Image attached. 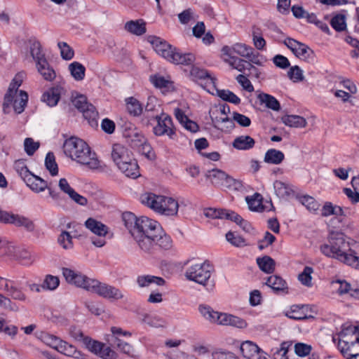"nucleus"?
Returning a JSON list of instances; mask_svg holds the SVG:
<instances>
[{
  "label": "nucleus",
  "mask_w": 359,
  "mask_h": 359,
  "mask_svg": "<svg viewBox=\"0 0 359 359\" xmlns=\"http://www.w3.org/2000/svg\"><path fill=\"white\" fill-rule=\"evenodd\" d=\"M123 219L129 233L139 248L145 252H152L158 248L168 250L172 240L159 223L147 217H137L131 212L123 214Z\"/></svg>",
  "instance_id": "nucleus-1"
},
{
  "label": "nucleus",
  "mask_w": 359,
  "mask_h": 359,
  "mask_svg": "<svg viewBox=\"0 0 359 359\" xmlns=\"http://www.w3.org/2000/svg\"><path fill=\"white\" fill-rule=\"evenodd\" d=\"M320 252L327 257L359 269V257L351 248L350 242L341 232L330 233L327 242L320 245Z\"/></svg>",
  "instance_id": "nucleus-2"
},
{
  "label": "nucleus",
  "mask_w": 359,
  "mask_h": 359,
  "mask_svg": "<svg viewBox=\"0 0 359 359\" xmlns=\"http://www.w3.org/2000/svg\"><path fill=\"white\" fill-rule=\"evenodd\" d=\"M63 149L67 156L90 169H97L100 166L96 154L80 138L71 137L66 140Z\"/></svg>",
  "instance_id": "nucleus-3"
},
{
  "label": "nucleus",
  "mask_w": 359,
  "mask_h": 359,
  "mask_svg": "<svg viewBox=\"0 0 359 359\" xmlns=\"http://www.w3.org/2000/svg\"><path fill=\"white\" fill-rule=\"evenodd\" d=\"M338 348L346 359L359 358V325H344L339 333Z\"/></svg>",
  "instance_id": "nucleus-4"
},
{
  "label": "nucleus",
  "mask_w": 359,
  "mask_h": 359,
  "mask_svg": "<svg viewBox=\"0 0 359 359\" xmlns=\"http://www.w3.org/2000/svg\"><path fill=\"white\" fill-rule=\"evenodd\" d=\"M141 202L155 212L166 216L177 215L179 203L175 199L153 193L142 194Z\"/></svg>",
  "instance_id": "nucleus-5"
},
{
  "label": "nucleus",
  "mask_w": 359,
  "mask_h": 359,
  "mask_svg": "<svg viewBox=\"0 0 359 359\" xmlns=\"http://www.w3.org/2000/svg\"><path fill=\"white\" fill-rule=\"evenodd\" d=\"M214 269L210 264L205 261L202 263L191 264L185 271V277L212 291L215 286V281L211 278Z\"/></svg>",
  "instance_id": "nucleus-6"
},
{
  "label": "nucleus",
  "mask_w": 359,
  "mask_h": 359,
  "mask_svg": "<svg viewBox=\"0 0 359 359\" xmlns=\"http://www.w3.org/2000/svg\"><path fill=\"white\" fill-rule=\"evenodd\" d=\"M205 177L210 180L213 185L217 187L237 189L241 186L239 181L219 169L208 170L205 174Z\"/></svg>",
  "instance_id": "nucleus-7"
},
{
  "label": "nucleus",
  "mask_w": 359,
  "mask_h": 359,
  "mask_svg": "<svg viewBox=\"0 0 359 359\" xmlns=\"http://www.w3.org/2000/svg\"><path fill=\"white\" fill-rule=\"evenodd\" d=\"M151 118H154L157 121V124L154 127L153 131L156 136L166 135L170 139H174L176 135L172 118L164 113L161 115H151Z\"/></svg>",
  "instance_id": "nucleus-8"
},
{
  "label": "nucleus",
  "mask_w": 359,
  "mask_h": 359,
  "mask_svg": "<svg viewBox=\"0 0 359 359\" xmlns=\"http://www.w3.org/2000/svg\"><path fill=\"white\" fill-rule=\"evenodd\" d=\"M62 275L65 280L72 285L83 288L90 291V287L93 285L92 282L95 279L90 278L80 271H74L69 268L63 267L62 269Z\"/></svg>",
  "instance_id": "nucleus-9"
},
{
  "label": "nucleus",
  "mask_w": 359,
  "mask_h": 359,
  "mask_svg": "<svg viewBox=\"0 0 359 359\" xmlns=\"http://www.w3.org/2000/svg\"><path fill=\"white\" fill-rule=\"evenodd\" d=\"M85 226L92 233L98 236V238H91V242L95 246L101 248L106 244L104 237L108 233L109 228L105 224L90 217L86 221Z\"/></svg>",
  "instance_id": "nucleus-10"
},
{
  "label": "nucleus",
  "mask_w": 359,
  "mask_h": 359,
  "mask_svg": "<svg viewBox=\"0 0 359 359\" xmlns=\"http://www.w3.org/2000/svg\"><path fill=\"white\" fill-rule=\"evenodd\" d=\"M92 284L90 287V292L96 293L104 298L118 300L123 299L124 297L118 288L112 285L101 283L95 279L92 282Z\"/></svg>",
  "instance_id": "nucleus-11"
},
{
  "label": "nucleus",
  "mask_w": 359,
  "mask_h": 359,
  "mask_svg": "<svg viewBox=\"0 0 359 359\" xmlns=\"http://www.w3.org/2000/svg\"><path fill=\"white\" fill-rule=\"evenodd\" d=\"M284 44L301 60L308 62L313 61L314 53L308 46L291 38H287L284 41Z\"/></svg>",
  "instance_id": "nucleus-12"
},
{
  "label": "nucleus",
  "mask_w": 359,
  "mask_h": 359,
  "mask_svg": "<svg viewBox=\"0 0 359 359\" xmlns=\"http://www.w3.org/2000/svg\"><path fill=\"white\" fill-rule=\"evenodd\" d=\"M191 75L203 88L213 94V90L215 89V79L208 71L193 67L191 70Z\"/></svg>",
  "instance_id": "nucleus-13"
},
{
  "label": "nucleus",
  "mask_w": 359,
  "mask_h": 359,
  "mask_svg": "<svg viewBox=\"0 0 359 359\" xmlns=\"http://www.w3.org/2000/svg\"><path fill=\"white\" fill-rule=\"evenodd\" d=\"M25 75L24 72H19L15 76L11 82L8 90L5 95L4 102L3 104V108L5 113L7 112L6 109L11 104L13 100L17 97V95L19 93L18 90L23 81Z\"/></svg>",
  "instance_id": "nucleus-14"
},
{
  "label": "nucleus",
  "mask_w": 359,
  "mask_h": 359,
  "mask_svg": "<svg viewBox=\"0 0 359 359\" xmlns=\"http://www.w3.org/2000/svg\"><path fill=\"white\" fill-rule=\"evenodd\" d=\"M204 215L210 219H226L234 222L241 221V217L233 211L224 209L205 208Z\"/></svg>",
  "instance_id": "nucleus-15"
},
{
  "label": "nucleus",
  "mask_w": 359,
  "mask_h": 359,
  "mask_svg": "<svg viewBox=\"0 0 359 359\" xmlns=\"http://www.w3.org/2000/svg\"><path fill=\"white\" fill-rule=\"evenodd\" d=\"M240 349L243 356L247 359H267L265 353L252 341L242 343Z\"/></svg>",
  "instance_id": "nucleus-16"
},
{
  "label": "nucleus",
  "mask_w": 359,
  "mask_h": 359,
  "mask_svg": "<svg viewBox=\"0 0 359 359\" xmlns=\"http://www.w3.org/2000/svg\"><path fill=\"white\" fill-rule=\"evenodd\" d=\"M111 158L118 168L121 163L131 161L133 157L132 153L126 147L120 144H115L112 147Z\"/></svg>",
  "instance_id": "nucleus-17"
},
{
  "label": "nucleus",
  "mask_w": 359,
  "mask_h": 359,
  "mask_svg": "<svg viewBox=\"0 0 359 359\" xmlns=\"http://www.w3.org/2000/svg\"><path fill=\"white\" fill-rule=\"evenodd\" d=\"M215 323L221 325L233 326L238 328H244L247 326L246 322L241 318L226 313L219 312H218Z\"/></svg>",
  "instance_id": "nucleus-18"
},
{
  "label": "nucleus",
  "mask_w": 359,
  "mask_h": 359,
  "mask_svg": "<svg viewBox=\"0 0 359 359\" xmlns=\"http://www.w3.org/2000/svg\"><path fill=\"white\" fill-rule=\"evenodd\" d=\"M332 286L340 294H349L351 297L359 299V286L353 287L345 280H337L332 282Z\"/></svg>",
  "instance_id": "nucleus-19"
},
{
  "label": "nucleus",
  "mask_w": 359,
  "mask_h": 359,
  "mask_svg": "<svg viewBox=\"0 0 359 359\" xmlns=\"http://www.w3.org/2000/svg\"><path fill=\"white\" fill-rule=\"evenodd\" d=\"M149 41L156 53L167 60L173 47L159 37H150Z\"/></svg>",
  "instance_id": "nucleus-20"
},
{
  "label": "nucleus",
  "mask_w": 359,
  "mask_h": 359,
  "mask_svg": "<svg viewBox=\"0 0 359 359\" xmlns=\"http://www.w3.org/2000/svg\"><path fill=\"white\" fill-rule=\"evenodd\" d=\"M27 186L35 193H40L49 187L46 181L33 173L23 180Z\"/></svg>",
  "instance_id": "nucleus-21"
},
{
  "label": "nucleus",
  "mask_w": 359,
  "mask_h": 359,
  "mask_svg": "<svg viewBox=\"0 0 359 359\" xmlns=\"http://www.w3.org/2000/svg\"><path fill=\"white\" fill-rule=\"evenodd\" d=\"M195 60V57L191 53H182L178 51L175 48H172V53L169 55L167 58L170 62L177 65H190Z\"/></svg>",
  "instance_id": "nucleus-22"
},
{
  "label": "nucleus",
  "mask_w": 359,
  "mask_h": 359,
  "mask_svg": "<svg viewBox=\"0 0 359 359\" xmlns=\"http://www.w3.org/2000/svg\"><path fill=\"white\" fill-rule=\"evenodd\" d=\"M56 351L68 357H72L75 359H84V355L74 345L69 344L62 339Z\"/></svg>",
  "instance_id": "nucleus-23"
},
{
  "label": "nucleus",
  "mask_w": 359,
  "mask_h": 359,
  "mask_svg": "<svg viewBox=\"0 0 359 359\" xmlns=\"http://www.w3.org/2000/svg\"><path fill=\"white\" fill-rule=\"evenodd\" d=\"M118 169L128 177L136 179L140 175L139 165L134 158L131 161L121 163Z\"/></svg>",
  "instance_id": "nucleus-24"
},
{
  "label": "nucleus",
  "mask_w": 359,
  "mask_h": 359,
  "mask_svg": "<svg viewBox=\"0 0 359 359\" xmlns=\"http://www.w3.org/2000/svg\"><path fill=\"white\" fill-rule=\"evenodd\" d=\"M124 29L128 32L136 36H142L147 31L146 23L141 19L128 21L124 25Z\"/></svg>",
  "instance_id": "nucleus-25"
},
{
  "label": "nucleus",
  "mask_w": 359,
  "mask_h": 359,
  "mask_svg": "<svg viewBox=\"0 0 359 359\" xmlns=\"http://www.w3.org/2000/svg\"><path fill=\"white\" fill-rule=\"evenodd\" d=\"M62 91V88L61 87L56 86L51 88L43 94L41 100L43 102H46L47 105L54 107L57 104Z\"/></svg>",
  "instance_id": "nucleus-26"
},
{
  "label": "nucleus",
  "mask_w": 359,
  "mask_h": 359,
  "mask_svg": "<svg viewBox=\"0 0 359 359\" xmlns=\"http://www.w3.org/2000/svg\"><path fill=\"white\" fill-rule=\"evenodd\" d=\"M10 224L18 227H23L29 232H32L35 229V224L33 221L28 217L18 214H12Z\"/></svg>",
  "instance_id": "nucleus-27"
},
{
  "label": "nucleus",
  "mask_w": 359,
  "mask_h": 359,
  "mask_svg": "<svg viewBox=\"0 0 359 359\" xmlns=\"http://www.w3.org/2000/svg\"><path fill=\"white\" fill-rule=\"evenodd\" d=\"M29 53L34 61L36 65H41L47 61L45 54L42 51L41 43L37 41L31 42L29 46Z\"/></svg>",
  "instance_id": "nucleus-28"
},
{
  "label": "nucleus",
  "mask_w": 359,
  "mask_h": 359,
  "mask_svg": "<svg viewBox=\"0 0 359 359\" xmlns=\"http://www.w3.org/2000/svg\"><path fill=\"white\" fill-rule=\"evenodd\" d=\"M255 140L249 135H241L236 137L232 146L238 150H249L254 147Z\"/></svg>",
  "instance_id": "nucleus-29"
},
{
  "label": "nucleus",
  "mask_w": 359,
  "mask_h": 359,
  "mask_svg": "<svg viewBox=\"0 0 359 359\" xmlns=\"http://www.w3.org/2000/svg\"><path fill=\"white\" fill-rule=\"evenodd\" d=\"M266 285L270 287L275 292H283L287 293V285L286 282L278 276H269L266 282Z\"/></svg>",
  "instance_id": "nucleus-30"
},
{
  "label": "nucleus",
  "mask_w": 359,
  "mask_h": 359,
  "mask_svg": "<svg viewBox=\"0 0 359 359\" xmlns=\"http://www.w3.org/2000/svg\"><path fill=\"white\" fill-rule=\"evenodd\" d=\"M137 283L140 287H149L151 284L156 285H163L165 280L161 277L151 276V275H142L137 278Z\"/></svg>",
  "instance_id": "nucleus-31"
},
{
  "label": "nucleus",
  "mask_w": 359,
  "mask_h": 359,
  "mask_svg": "<svg viewBox=\"0 0 359 359\" xmlns=\"http://www.w3.org/2000/svg\"><path fill=\"white\" fill-rule=\"evenodd\" d=\"M282 122L287 126L304 128L307 125L306 120L298 115H285L281 118Z\"/></svg>",
  "instance_id": "nucleus-32"
},
{
  "label": "nucleus",
  "mask_w": 359,
  "mask_h": 359,
  "mask_svg": "<svg viewBox=\"0 0 359 359\" xmlns=\"http://www.w3.org/2000/svg\"><path fill=\"white\" fill-rule=\"evenodd\" d=\"M142 322L155 328L165 327L167 325V321L164 318L154 314H144Z\"/></svg>",
  "instance_id": "nucleus-33"
},
{
  "label": "nucleus",
  "mask_w": 359,
  "mask_h": 359,
  "mask_svg": "<svg viewBox=\"0 0 359 359\" xmlns=\"http://www.w3.org/2000/svg\"><path fill=\"white\" fill-rule=\"evenodd\" d=\"M284 158L285 155L281 151L270 149L266 151L264 161L269 164L278 165L283 162Z\"/></svg>",
  "instance_id": "nucleus-34"
},
{
  "label": "nucleus",
  "mask_w": 359,
  "mask_h": 359,
  "mask_svg": "<svg viewBox=\"0 0 359 359\" xmlns=\"http://www.w3.org/2000/svg\"><path fill=\"white\" fill-rule=\"evenodd\" d=\"M129 137L130 138V142L133 147H139L142 145L144 149H147V158H151L153 153L151 151V147L149 145L145 144L146 139L143 134L137 131H134L129 135Z\"/></svg>",
  "instance_id": "nucleus-35"
},
{
  "label": "nucleus",
  "mask_w": 359,
  "mask_h": 359,
  "mask_svg": "<svg viewBox=\"0 0 359 359\" xmlns=\"http://www.w3.org/2000/svg\"><path fill=\"white\" fill-rule=\"evenodd\" d=\"M273 188L276 196L280 198H286L293 194V190L290 184L280 180H276Z\"/></svg>",
  "instance_id": "nucleus-36"
},
{
  "label": "nucleus",
  "mask_w": 359,
  "mask_h": 359,
  "mask_svg": "<svg viewBox=\"0 0 359 359\" xmlns=\"http://www.w3.org/2000/svg\"><path fill=\"white\" fill-rule=\"evenodd\" d=\"M28 101V95L24 90H20L19 93L17 95L11 103L13 107L14 111L17 114H21L24 110L27 105Z\"/></svg>",
  "instance_id": "nucleus-37"
},
{
  "label": "nucleus",
  "mask_w": 359,
  "mask_h": 359,
  "mask_svg": "<svg viewBox=\"0 0 359 359\" xmlns=\"http://www.w3.org/2000/svg\"><path fill=\"white\" fill-rule=\"evenodd\" d=\"M36 67L38 72L46 81H52L55 79L56 73L48 60L41 65H36Z\"/></svg>",
  "instance_id": "nucleus-38"
},
{
  "label": "nucleus",
  "mask_w": 359,
  "mask_h": 359,
  "mask_svg": "<svg viewBox=\"0 0 359 359\" xmlns=\"http://www.w3.org/2000/svg\"><path fill=\"white\" fill-rule=\"evenodd\" d=\"M127 111L133 116H139L142 114L143 108L139 100L133 97L126 99Z\"/></svg>",
  "instance_id": "nucleus-39"
},
{
  "label": "nucleus",
  "mask_w": 359,
  "mask_h": 359,
  "mask_svg": "<svg viewBox=\"0 0 359 359\" xmlns=\"http://www.w3.org/2000/svg\"><path fill=\"white\" fill-rule=\"evenodd\" d=\"M257 99L261 104H264L267 108L273 111H279L280 109V105L278 100L271 95L262 93L257 95Z\"/></svg>",
  "instance_id": "nucleus-40"
},
{
  "label": "nucleus",
  "mask_w": 359,
  "mask_h": 359,
  "mask_svg": "<svg viewBox=\"0 0 359 359\" xmlns=\"http://www.w3.org/2000/svg\"><path fill=\"white\" fill-rule=\"evenodd\" d=\"M71 76L77 81L83 80L86 75V67L79 62H73L68 66Z\"/></svg>",
  "instance_id": "nucleus-41"
},
{
  "label": "nucleus",
  "mask_w": 359,
  "mask_h": 359,
  "mask_svg": "<svg viewBox=\"0 0 359 359\" xmlns=\"http://www.w3.org/2000/svg\"><path fill=\"white\" fill-rule=\"evenodd\" d=\"M257 264L260 270L264 273H271L275 270V261L269 256L257 258Z\"/></svg>",
  "instance_id": "nucleus-42"
},
{
  "label": "nucleus",
  "mask_w": 359,
  "mask_h": 359,
  "mask_svg": "<svg viewBox=\"0 0 359 359\" xmlns=\"http://www.w3.org/2000/svg\"><path fill=\"white\" fill-rule=\"evenodd\" d=\"M161 109V104L155 96H149L144 107V113L147 114L149 117L151 115L158 114Z\"/></svg>",
  "instance_id": "nucleus-43"
},
{
  "label": "nucleus",
  "mask_w": 359,
  "mask_h": 359,
  "mask_svg": "<svg viewBox=\"0 0 359 359\" xmlns=\"http://www.w3.org/2000/svg\"><path fill=\"white\" fill-rule=\"evenodd\" d=\"M38 337L43 343L55 350L57 349L61 340L60 337L46 332H41Z\"/></svg>",
  "instance_id": "nucleus-44"
},
{
  "label": "nucleus",
  "mask_w": 359,
  "mask_h": 359,
  "mask_svg": "<svg viewBox=\"0 0 359 359\" xmlns=\"http://www.w3.org/2000/svg\"><path fill=\"white\" fill-rule=\"evenodd\" d=\"M299 201L309 211L313 213H317L320 206V203L310 196H303L300 197Z\"/></svg>",
  "instance_id": "nucleus-45"
},
{
  "label": "nucleus",
  "mask_w": 359,
  "mask_h": 359,
  "mask_svg": "<svg viewBox=\"0 0 359 359\" xmlns=\"http://www.w3.org/2000/svg\"><path fill=\"white\" fill-rule=\"evenodd\" d=\"M217 95L224 101L238 104L241 102V99L235 95L233 92L229 90H218L215 89Z\"/></svg>",
  "instance_id": "nucleus-46"
},
{
  "label": "nucleus",
  "mask_w": 359,
  "mask_h": 359,
  "mask_svg": "<svg viewBox=\"0 0 359 359\" xmlns=\"http://www.w3.org/2000/svg\"><path fill=\"white\" fill-rule=\"evenodd\" d=\"M198 310L205 319L212 323H215L218 311H215L210 306L204 304L200 305Z\"/></svg>",
  "instance_id": "nucleus-47"
},
{
  "label": "nucleus",
  "mask_w": 359,
  "mask_h": 359,
  "mask_svg": "<svg viewBox=\"0 0 359 359\" xmlns=\"http://www.w3.org/2000/svg\"><path fill=\"white\" fill-rule=\"evenodd\" d=\"M304 306L293 305L290 311L286 313V316L289 318L297 320L306 319L307 316L304 312Z\"/></svg>",
  "instance_id": "nucleus-48"
},
{
  "label": "nucleus",
  "mask_w": 359,
  "mask_h": 359,
  "mask_svg": "<svg viewBox=\"0 0 359 359\" xmlns=\"http://www.w3.org/2000/svg\"><path fill=\"white\" fill-rule=\"evenodd\" d=\"M330 25L337 32H343L346 29V16L343 14L334 15L330 20Z\"/></svg>",
  "instance_id": "nucleus-49"
},
{
  "label": "nucleus",
  "mask_w": 359,
  "mask_h": 359,
  "mask_svg": "<svg viewBox=\"0 0 359 359\" xmlns=\"http://www.w3.org/2000/svg\"><path fill=\"white\" fill-rule=\"evenodd\" d=\"M14 257L23 265H29L32 263L31 253L25 249H16Z\"/></svg>",
  "instance_id": "nucleus-50"
},
{
  "label": "nucleus",
  "mask_w": 359,
  "mask_h": 359,
  "mask_svg": "<svg viewBox=\"0 0 359 359\" xmlns=\"http://www.w3.org/2000/svg\"><path fill=\"white\" fill-rule=\"evenodd\" d=\"M262 196L259 194H255L251 198H246V201L250 210L252 211L261 212L264 210L262 204Z\"/></svg>",
  "instance_id": "nucleus-51"
},
{
  "label": "nucleus",
  "mask_w": 359,
  "mask_h": 359,
  "mask_svg": "<svg viewBox=\"0 0 359 359\" xmlns=\"http://www.w3.org/2000/svg\"><path fill=\"white\" fill-rule=\"evenodd\" d=\"M45 165L52 176H55L58 174V167L55 162V158L53 153L48 152L46 154L45 158Z\"/></svg>",
  "instance_id": "nucleus-52"
},
{
  "label": "nucleus",
  "mask_w": 359,
  "mask_h": 359,
  "mask_svg": "<svg viewBox=\"0 0 359 359\" xmlns=\"http://www.w3.org/2000/svg\"><path fill=\"white\" fill-rule=\"evenodd\" d=\"M57 243L65 250L73 248L72 236L68 231H62L57 238Z\"/></svg>",
  "instance_id": "nucleus-53"
},
{
  "label": "nucleus",
  "mask_w": 359,
  "mask_h": 359,
  "mask_svg": "<svg viewBox=\"0 0 359 359\" xmlns=\"http://www.w3.org/2000/svg\"><path fill=\"white\" fill-rule=\"evenodd\" d=\"M313 269L311 266H305L303 271L299 275L298 280L301 283L307 287L312 286V276Z\"/></svg>",
  "instance_id": "nucleus-54"
},
{
  "label": "nucleus",
  "mask_w": 359,
  "mask_h": 359,
  "mask_svg": "<svg viewBox=\"0 0 359 359\" xmlns=\"http://www.w3.org/2000/svg\"><path fill=\"white\" fill-rule=\"evenodd\" d=\"M83 344L90 352L95 355L104 347V343L93 340L90 337L84 338Z\"/></svg>",
  "instance_id": "nucleus-55"
},
{
  "label": "nucleus",
  "mask_w": 359,
  "mask_h": 359,
  "mask_svg": "<svg viewBox=\"0 0 359 359\" xmlns=\"http://www.w3.org/2000/svg\"><path fill=\"white\" fill-rule=\"evenodd\" d=\"M342 209L339 206H333L330 202H326L321 209V215L328 217L332 215H340Z\"/></svg>",
  "instance_id": "nucleus-56"
},
{
  "label": "nucleus",
  "mask_w": 359,
  "mask_h": 359,
  "mask_svg": "<svg viewBox=\"0 0 359 359\" xmlns=\"http://www.w3.org/2000/svg\"><path fill=\"white\" fill-rule=\"evenodd\" d=\"M57 46L60 50V55L62 59L70 60L74 57V50L66 42H59Z\"/></svg>",
  "instance_id": "nucleus-57"
},
{
  "label": "nucleus",
  "mask_w": 359,
  "mask_h": 359,
  "mask_svg": "<svg viewBox=\"0 0 359 359\" xmlns=\"http://www.w3.org/2000/svg\"><path fill=\"white\" fill-rule=\"evenodd\" d=\"M14 168L18 174L20 176V177L24 180L25 178L28 177L29 175L32 172L29 170L27 168L24 160L19 159L17 160L14 163Z\"/></svg>",
  "instance_id": "nucleus-58"
},
{
  "label": "nucleus",
  "mask_w": 359,
  "mask_h": 359,
  "mask_svg": "<svg viewBox=\"0 0 359 359\" xmlns=\"http://www.w3.org/2000/svg\"><path fill=\"white\" fill-rule=\"evenodd\" d=\"M288 77L293 82L302 81L304 79L302 69L297 65L290 67L287 72Z\"/></svg>",
  "instance_id": "nucleus-59"
},
{
  "label": "nucleus",
  "mask_w": 359,
  "mask_h": 359,
  "mask_svg": "<svg viewBox=\"0 0 359 359\" xmlns=\"http://www.w3.org/2000/svg\"><path fill=\"white\" fill-rule=\"evenodd\" d=\"M228 64L235 69H237L239 72H244L247 69L248 66H249V62L243 60L239 57H231L229 62Z\"/></svg>",
  "instance_id": "nucleus-60"
},
{
  "label": "nucleus",
  "mask_w": 359,
  "mask_h": 359,
  "mask_svg": "<svg viewBox=\"0 0 359 359\" xmlns=\"http://www.w3.org/2000/svg\"><path fill=\"white\" fill-rule=\"evenodd\" d=\"M0 307L11 311H18L19 310L18 306L14 302H13L10 298L4 296V294L0 293Z\"/></svg>",
  "instance_id": "nucleus-61"
},
{
  "label": "nucleus",
  "mask_w": 359,
  "mask_h": 359,
  "mask_svg": "<svg viewBox=\"0 0 359 359\" xmlns=\"http://www.w3.org/2000/svg\"><path fill=\"white\" fill-rule=\"evenodd\" d=\"M226 238L231 244L236 247H243L246 245L245 241L243 238L231 231L226 234Z\"/></svg>",
  "instance_id": "nucleus-62"
},
{
  "label": "nucleus",
  "mask_w": 359,
  "mask_h": 359,
  "mask_svg": "<svg viewBox=\"0 0 359 359\" xmlns=\"http://www.w3.org/2000/svg\"><path fill=\"white\" fill-rule=\"evenodd\" d=\"M81 112L84 118L88 120L89 122L95 121L98 117V112L96 111L95 107L91 104H88Z\"/></svg>",
  "instance_id": "nucleus-63"
},
{
  "label": "nucleus",
  "mask_w": 359,
  "mask_h": 359,
  "mask_svg": "<svg viewBox=\"0 0 359 359\" xmlns=\"http://www.w3.org/2000/svg\"><path fill=\"white\" fill-rule=\"evenodd\" d=\"M96 355L102 359H116L118 357L117 353L105 344H104L103 348H101Z\"/></svg>",
  "instance_id": "nucleus-64"
}]
</instances>
